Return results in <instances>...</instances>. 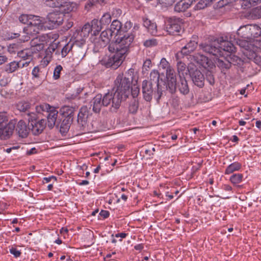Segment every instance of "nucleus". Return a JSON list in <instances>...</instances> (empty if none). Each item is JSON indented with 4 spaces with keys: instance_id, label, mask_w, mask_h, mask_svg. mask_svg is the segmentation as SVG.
I'll return each instance as SVG.
<instances>
[{
    "instance_id": "f257e3e1",
    "label": "nucleus",
    "mask_w": 261,
    "mask_h": 261,
    "mask_svg": "<svg viewBox=\"0 0 261 261\" xmlns=\"http://www.w3.org/2000/svg\"><path fill=\"white\" fill-rule=\"evenodd\" d=\"M36 111L38 114L32 112L28 113L27 115L33 135L38 136L43 132L46 126L49 129L54 128L59 112L55 107L46 103L37 106Z\"/></svg>"
},
{
    "instance_id": "f03ea898",
    "label": "nucleus",
    "mask_w": 261,
    "mask_h": 261,
    "mask_svg": "<svg viewBox=\"0 0 261 261\" xmlns=\"http://www.w3.org/2000/svg\"><path fill=\"white\" fill-rule=\"evenodd\" d=\"M199 47L204 52L215 56L216 57L214 59V61L215 64L217 65H226L222 59L217 58L218 56L222 57L224 55V53H232L235 50L233 44L226 41L223 37L201 43L199 45ZM212 64H214V63Z\"/></svg>"
},
{
    "instance_id": "7ed1b4c3",
    "label": "nucleus",
    "mask_w": 261,
    "mask_h": 261,
    "mask_svg": "<svg viewBox=\"0 0 261 261\" xmlns=\"http://www.w3.org/2000/svg\"><path fill=\"white\" fill-rule=\"evenodd\" d=\"M133 33H120L116 39V47L117 52L112 57L108 58L105 65H121L125 59L127 48L129 47L134 39Z\"/></svg>"
},
{
    "instance_id": "20e7f679",
    "label": "nucleus",
    "mask_w": 261,
    "mask_h": 261,
    "mask_svg": "<svg viewBox=\"0 0 261 261\" xmlns=\"http://www.w3.org/2000/svg\"><path fill=\"white\" fill-rule=\"evenodd\" d=\"M76 108L69 106H63L59 111L61 117L59 121H56V125L59 127L60 132L62 136H65L69 131L71 124L73 122L76 111Z\"/></svg>"
},
{
    "instance_id": "39448f33",
    "label": "nucleus",
    "mask_w": 261,
    "mask_h": 261,
    "mask_svg": "<svg viewBox=\"0 0 261 261\" xmlns=\"http://www.w3.org/2000/svg\"><path fill=\"white\" fill-rule=\"evenodd\" d=\"M160 74L157 75L156 81L144 80L142 84V91L143 98L147 101H150L153 95L158 100L160 99L164 89L160 83Z\"/></svg>"
},
{
    "instance_id": "423d86ee",
    "label": "nucleus",
    "mask_w": 261,
    "mask_h": 261,
    "mask_svg": "<svg viewBox=\"0 0 261 261\" xmlns=\"http://www.w3.org/2000/svg\"><path fill=\"white\" fill-rule=\"evenodd\" d=\"M114 83L115 85L112 90L119 95L122 101L125 100L130 94L131 81L129 78L119 74Z\"/></svg>"
},
{
    "instance_id": "0eeeda50",
    "label": "nucleus",
    "mask_w": 261,
    "mask_h": 261,
    "mask_svg": "<svg viewBox=\"0 0 261 261\" xmlns=\"http://www.w3.org/2000/svg\"><path fill=\"white\" fill-rule=\"evenodd\" d=\"M166 81L163 80L162 76L160 75V83L162 85L164 91L169 90L171 93H173L176 89V79L175 71L171 68V66H167L166 69Z\"/></svg>"
},
{
    "instance_id": "6e6552de",
    "label": "nucleus",
    "mask_w": 261,
    "mask_h": 261,
    "mask_svg": "<svg viewBox=\"0 0 261 261\" xmlns=\"http://www.w3.org/2000/svg\"><path fill=\"white\" fill-rule=\"evenodd\" d=\"M167 32L170 35H179L184 32L183 22L179 18H169L166 22Z\"/></svg>"
},
{
    "instance_id": "1a4fd4ad",
    "label": "nucleus",
    "mask_w": 261,
    "mask_h": 261,
    "mask_svg": "<svg viewBox=\"0 0 261 261\" xmlns=\"http://www.w3.org/2000/svg\"><path fill=\"white\" fill-rule=\"evenodd\" d=\"M91 33L92 29L90 27V23L85 24L81 30H76L72 34L71 40H74L82 47L85 44L86 39L88 37L89 33Z\"/></svg>"
},
{
    "instance_id": "9d476101",
    "label": "nucleus",
    "mask_w": 261,
    "mask_h": 261,
    "mask_svg": "<svg viewBox=\"0 0 261 261\" xmlns=\"http://www.w3.org/2000/svg\"><path fill=\"white\" fill-rule=\"evenodd\" d=\"M45 29L43 20L39 16H37L35 19L32 20L30 24L24 28V32L28 35L31 36L39 34L41 31Z\"/></svg>"
},
{
    "instance_id": "9b49d317",
    "label": "nucleus",
    "mask_w": 261,
    "mask_h": 261,
    "mask_svg": "<svg viewBox=\"0 0 261 261\" xmlns=\"http://www.w3.org/2000/svg\"><path fill=\"white\" fill-rule=\"evenodd\" d=\"M190 76L193 84L201 88L204 86V76L197 66H187Z\"/></svg>"
},
{
    "instance_id": "f8f14e48",
    "label": "nucleus",
    "mask_w": 261,
    "mask_h": 261,
    "mask_svg": "<svg viewBox=\"0 0 261 261\" xmlns=\"http://www.w3.org/2000/svg\"><path fill=\"white\" fill-rule=\"evenodd\" d=\"M122 101L119 95L116 94L113 90L102 96V104L104 107H107L112 103V107L115 110H117L119 108Z\"/></svg>"
},
{
    "instance_id": "ddd939ff",
    "label": "nucleus",
    "mask_w": 261,
    "mask_h": 261,
    "mask_svg": "<svg viewBox=\"0 0 261 261\" xmlns=\"http://www.w3.org/2000/svg\"><path fill=\"white\" fill-rule=\"evenodd\" d=\"M197 46V42L195 41L191 40L185 46H184L181 51L176 55V60L177 61V65L180 64L186 65L185 61H183V55H187L188 54L193 51ZM185 57H187L186 56Z\"/></svg>"
},
{
    "instance_id": "4468645a",
    "label": "nucleus",
    "mask_w": 261,
    "mask_h": 261,
    "mask_svg": "<svg viewBox=\"0 0 261 261\" xmlns=\"http://www.w3.org/2000/svg\"><path fill=\"white\" fill-rule=\"evenodd\" d=\"M15 122L12 120L0 126V138L6 140L12 135L15 128Z\"/></svg>"
},
{
    "instance_id": "2eb2a0df",
    "label": "nucleus",
    "mask_w": 261,
    "mask_h": 261,
    "mask_svg": "<svg viewBox=\"0 0 261 261\" xmlns=\"http://www.w3.org/2000/svg\"><path fill=\"white\" fill-rule=\"evenodd\" d=\"M63 15L58 12H51L47 15V19L50 25V29H54L62 24Z\"/></svg>"
},
{
    "instance_id": "dca6fc26",
    "label": "nucleus",
    "mask_w": 261,
    "mask_h": 261,
    "mask_svg": "<svg viewBox=\"0 0 261 261\" xmlns=\"http://www.w3.org/2000/svg\"><path fill=\"white\" fill-rule=\"evenodd\" d=\"M186 59L190 60L191 63L192 64H197L199 65H211L210 60L208 58L202 54H197L194 56H190L188 57H183V61H185Z\"/></svg>"
},
{
    "instance_id": "f3484780",
    "label": "nucleus",
    "mask_w": 261,
    "mask_h": 261,
    "mask_svg": "<svg viewBox=\"0 0 261 261\" xmlns=\"http://www.w3.org/2000/svg\"><path fill=\"white\" fill-rule=\"evenodd\" d=\"M237 44L244 50H242L246 56H250V53L253 54L255 49L254 46V40L252 42L243 39H238L237 41Z\"/></svg>"
},
{
    "instance_id": "a211bd4d",
    "label": "nucleus",
    "mask_w": 261,
    "mask_h": 261,
    "mask_svg": "<svg viewBox=\"0 0 261 261\" xmlns=\"http://www.w3.org/2000/svg\"><path fill=\"white\" fill-rule=\"evenodd\" d=\"M89 111L87 107H82L77 114V122L81 130H84L87 122Z\"/></svg>"
},
{
    "instance_id": "6ab92c4d",
    "label": "nucleus",
    "mask_w": 261,
    "mask_h": 261,
    "mask_svg": "<svg viewBox=\"0 0 261 261\" xmlns=\"http://www.w3.org/2000/svg\"><path fill=\"white\" fill-rule=\"evenodd\" d=\"M16 131L19 137L27 138L31 131L30 124L21 120L18 121L16 127Z\"/></svg>"
},
{
    "instance_id": "aec40b11",
    "label": "nucleus",
    "mask_w": 261,
    "mask_h": 261,
    "mask_svg": "<svg viewBox=\"0 0 261 261\" xmlns=\"http://www.w3.org/2000/svg\"><path fill=\"white\" fill-rule=\"evenodd\" d=\"M31 47L30 51L32 53H36L44 49V43L43 40H41L40 38L35 37L33 38L30 42Z\"/></svg>"
},
{
    "instance_id": "412c9836",
    "label": "nucleus",
    "mask_w": 261,
    "mask_h": 261,
    "mask_svg": "<svg viewBox=\"0 0 261 261\" xmlns=\"http://www.w3.org/2000/svg\"><path fill=\"white\" fill-rule=\"evenodd\" d=\"M102 104V95L97 94L91 101V107H92V110L95 113H99L101 110Z\"/></svg>"
},
{
    "instance_id": "4be33fe9",
    "label": "nucleus",
    "mask_w": 261,
    "mask_h": 261,
    "mask_svg": "<svg viewBox=\"0 0 261 261\" xmlns=\"http://www.w3.org/2000/svg\"><path fill=\"white\" fill-rule=\"evenodd\" d=\"M183 95H187L189 93L190 89L188 82L184 77L179 76V80L176 83V88Z\"/></svg>"
},
{
    "instance_id": "5701e85b",
    "label": "nucleus",
    "mask_w": 261,
    "mask_h": 261,
    "mask_svg": "<svg viewBox=\"0 0 261 261\" xmlns=\"http://www.w3.org/2000/svg\"><path fill=\"white\" fill-rule=\"evenodd\" d=\"M195 0H181L174 7L175 11L180 12L186 11L192 4Z\"/></svg>"
},
{
    "instance_id": "b1692460",
    "label": "nucleus",
    "mask_w": 261,
    "mask_h": 261,
    "mask_svg": "<svg viewBox=\"0 0 261 261\" xmlns=\"http://www.w3.org/2000/svg\"><path fill=\"white\" fill-rule=\"evenodd\" d=\"M237 34L242 38L250 39V24L240 27Z\"/></svg>"
},
{
    "instance_id": "393cba45",
    "label": "nucleus",
    "mask_w": 261,
    "mask_h": 261,
    "mask_svg": "<svg viewBox=\"0 0 261 261\" xmlns=\"http://www.w3.org/2000/svg\"><path fill=\"white\" fill-rule=\"evenodd\" d=\"M90 27L92 29V35L94 36L97 35L103 27L99 20L96 19L91 21Z\"/></svg>"
},
{
    "instance_id": "a878e982",
    "label": "nucleus",
    "mask_w": 261,
    "mask_h": 261,
    "mask_svg": "<svg viewBox=\"0 0 261 261\" xmlns=\"http://www.w3.org/2000/svg\"><path fill=\"white\" fill-rule=\"evenodd\" d=\"M242 168V164L238 162H235L231 164H230L229 165H228L225 170V174H230L232 173L233 172L235 171H239Z\"/></svg>"
},
{
    "instance_id": "bb28decb",
    "label": "nucleus",
    "mask_w": 261,
    "mask_h": 261,
    "mask_svg": "<svg viewBox=\"0 0 261 261\" xmlns=\"http://www.w3.org/2000/svg\"><path fill=\"white\" fill-rule=\"evenodd\" d=\"M109 30H111L114 35L118 36L121 33V23L117 20H113Z\"/></svg>"
},
{
    "instance_id": "cd10ccee",
    "label": "nucleus",
    "mask_w": 261,
    "mask_h": 261,
    "mask_svg": "<svg viewBox=\"0 0 261 261\" xmlns=\"http://www.w3.org/2000/svg\"><path fill=\"white\" fill-rule=\"evenodd\" d=\"M261 35V28L256 24H250V39Z\"/></svg>"
},
{
    "instance_id": "c85d7f7f",
    "label": "nucleus",
    "mask_w": 261,
    "mask_h": 261,
    "mask_svg": "<svg viewBox=\"0 0 261 261\" xmlns=\"http://www.w3.org/2000/svg\"><path fill=\"white\" fill-rule=\"evenodd\" d=\"M75 44L73 42H68L62 48L61 50V55L63 57H65L68 53L70 51H72V48L74 46H80L79 44H76V42L74 41Z\"/></svg>"
},
{
    "instance_id": "c756f323",
    "label": "nucleus",
    "mask_w": 261,
    "mask_h": 261,
    "mask_svg": "<svg viewBox=\"0 0 261 261\" xmlns=\"http://www.w3.org/2000/svg\"><path fill=\"white\" fill-rule=\"evenodd\" d=\"M113 34L111 30H107L102 31L100 34V38L105 43H108L111 39Z\"/></svg>"
},
{
    "instance_id": "7c9ffc66",
    "label": "nucleus",
    "mask_w": 261,
    "mask_h": 261,
    "mask_svg": "<svg viewBox=\"0 0 261 261\" xmlns=\"http://www.w3.org/2000/svg\"><path fill=\"white\" fill-rule=\"evenodd\" d=\"M243 178V175L241 173H235L232 174L229 178V180L234 186H238L240 184Z\"/></svg>"
},
{
    "instance_id": "2f4dec72",
    "label": "nucleus",
    "mask_w": 261,
    "mask_h": 261,
    "mask_svg": "<svg viewBox=\"0 0 261 261\" xmlns=\"http://www.w3.org/2000/svg\"><path fill=\"white\" fill-rule=\"evenodd\" d=\"M139 101L136 99H133L129 102L128 107V112L129 113L135 114L138 110Z\"/></svg>"
},
{
    "instance_id": "473e14b6",
    "label": "nucleus",
    "mask_w": 261,
    "mask_h": 261,
    "mask_svg": "<svg viewBox=\"0 0 261 261\" xmlns=\"http://www.w3.org/2000/svg\"><path fill=\"white\" fill-rule=\"evenodd\" d=\"M36 16H37L32 15L22 14L19 16V20L22 23L29 25L30 22H31L32 20L35 19Z\"/></svg>"
},
{
    "instance_id": "72a5a7b5",
    "label": "nucleus",
    "mask_w": 261,
    "mask_h": 261,
    "mask_svg": "<svg viewBox=\"0 0 261 261\" xmlns=\"http://www.w3.org/2000/svg\"><path fill=\"white\" fill-rule=\"evenodd\" d=\"M44 3L47 6L53 8L61 7L62 4V0H43Z\"/></svg>"
},
{
    "instance_id": "f704fd0d",
    "label": "nucleus",
    "mask_w": 261,
    "mask_h": 261,
    "mask_svg": "<svg viewBox=\"0 0 261 261\" xmlns=\"http://www.w3.org/2000/svg\"><path fill=\"white\" fill-rule=\"evenodd\" d=\"M242 3L241 4L242 6L244 8V9L249 8L251 6H254L258 4L261 3V0H242Z\"/></svg>"
},
{
    "instance_id": "c9c22d12",
    "label": "nucleus",
    "mask_w": 261,
    "mask_h": 261,
    "mask_svg": "<svg viewBox=\"0 0 261 261\" xmlns=\"http://www.w3.org/2000/svg\"><path fill=\"white\" fill-rule=\"evenodd\" d=\"M250 62L252 61L257 65H261V57L256 55V52L250 53V56H246ZM252 64L251 62L249 63Z\"/></svg>"
},
{
    "instance_id": "e433bc0d",
    "label": "nucleus",
    "mask_w": 261,
    "mask_h": 261,
    "mask_svg": "<svg viewBox=\"0 0 261 261\" xmlns=\"http://www.w3.org/2000/svg\"><path fill=\"white\" fill-rule=\"evenodd\" d=\"M17 54L20 58L23 59L24 60L32 59V55L31 54L30 49H27L21 50V51H19Z\"/></svg>"
},
{
    "instance_id": "4c0bfd02",
    "label": "nucleus",
    "mask_w": 261,
    "mask_h": 261,
    "mask_svg": "<svg viewBox=\"0 0 261 261\" xmlns=\"http://www.w3.org/2000/svg\"><path fill=\"white\" fill-rule=\"evenodd\" d=\"M62 6L59 8H60V11L62 12L68 13L72 11L73 8L70 3L64 2L62 0Z\"/></svg>"
},
{
    "instance_id": "58836bf2",
    "label": "nucleus",
    "mask_w": 261,
    "mask_h": 261,
    "mask_svg": "<svg viewBox=\"0 0 261 261\" xmlns=\"http://www.w3.org/2000/svg\"><path fill=\"white\" fill-rule=\"evenodd\" d=\"M111 15L109 13H105L103 15L99 21L102 27H104L108 25L111 22Z\"/></svg>"
},
{
    "instance_id": "ea45409f",
    "label": "nucleus",
    "mask_w": 261,
    "mask_h": 261,
    "mask_svg": "<svg viewBox=\"0 0 261 261\" xmlns=\"http://www.w3.org/2000/svg\"><path fill=\"white\" fill-rule=\"evenodd\" d=\"M210 5L207 0H200L198 3L195 6V10H201L204 9Z\"/></svg>"
},
{
    "instance_id": "a19ab883",
    "label": "nucleus",
    "mask_w": 261,
    "mask_h": 261,
    "mask_svg": "<svg viewBox=\"0 0 261 261\" xmlns=\"http://www.w3.org/2000/svg\"><path fill=\"white\" fill-rule=\"evenodd\" d=\"M8 116L5 112H0V126L8 123Z\"/></svg>"
},
{
    "instance_id": "79ce46f5",
    "label": "nucleus",
    "mask_w": 261,
    "mask_h": 261,
    "mask_svg": "<svg viewBox=\"0 0 261 261\" xmlns=\"http://www.w3.org/2000/svg\"><path fill=\"white\" fill-rule=\"evenodd\" d=\"M17 109L21 112H26L30 108V105L28 102H20L17 105Z\"/></svg>"
},
{
    "instance_id": "37998d69",
    "label": "nucleus",
    "mask_w": 261,
    "mask_h": 261,
    "mask_svg": "<svg viewBox=\"0 0 261 261\" xmlns=\"http://www.w3.org/2000/svg\"><path fill=\"white\" fill-rule=\"evenodd\" d=\"M206 80L208 82L210 85H213L215 83V79L212 71L207 70L205 73Z\"/></svg>"
},
{
    "instance_id": "c03bdc74",
    "label": "nucleus",
    "mask_w": 261,
    "mask_h": 261,
    "mask_svg": "<svg viewBox=\"0 0 261 261\" xmlns=\"http://www.w3.org/2000/svg\"><path fill=\"white\" fill-rule=\"evenodd\" d=\"M133 26V23L130 21H127L123 27L121 26V33H126Z\"/></svg>"
},
{
    "instance_id": "a18cd8bd",
    "label": "nucleus",
    "mask_w": 261,
    "mask_h": 261,
    "mask_svg": "<svg viewBox=\"0 0 261 261\" xmlns=\"http://www.w3.org/2000/svg\"><path fill=\"white\" fill-rule=\"evenodd\" d=\"M139 92L140 90L137 86L134 85L133 86L131 87L130 93H131V94L133 98L136 97L138 95Z\"/></svg>"
},
{
    "instance_id": "49530a36",
    "label": "nucleus",
    "mask_w": 261,
    "mask_h": 261,
    "mask_svg": "<svg viewBox=\"0 0 261 261\" xmlns=\"http://www.w3.org/2000/svg\"><path fill=\"white\" fill-rule=\"evenodd\" d=\"M148 32L152 35H157L156 25L154 23H152L151 25L147 29Z\"/></svg>"
},
{
    "instance_id": "de8ad7c7",
    "label": "nucleus",
    "mask_w": 261,
    "mask_h": 261,
    "mask_svg": "<svg viewBox=\"0 0 261 261\" xmlns=\"http://www.w3.org/2000/svg\"><path fill=\"white\" fill-rule=\"evenodd\" d=\"M156 40L155 39L147 40L144 42V45L147 47L154 46L156 45Z\"/></svg>"
},
{
    "instance_id": "09e8293b",
    "label": "nucleus",
    "mask_w": 261,
    "mask_h": 261,
    "mask_svg": "<svg viewBox=\"0 0 261 261\" xmlns=\"http://www.w3.org/2000/svg\"><path fill=\"white\" fill-rule=\"evenodd\" d=\"M62 70V66H56L54 71V79L57 80L60 77L61 71Z\"/></svg>"
},
{
    "instance_id": "8fccbe9b",
    "label": "nucleus",
    "mask_w": 261,
    "mask_h": 261,
    "mask_svg": "<svg viewBox=\"0 0 261 261\" xmlns=\"http://www.w3.org/2000/svg\"><path fill=\"white\" fill-rule=\"evenodd\" d=\"M10 252L14 255L15 257H18L20 256L21 252L16 248L12 247L10 249Z\"/></svg>"
},
{
    "instance_id": "3c124183",
    "label": "nucleus",
    "mask_w": 261,
    "mask_h": 261,
    "mask_svg": "<svg viewBox=\"0 0 261 261\" xmlns=\"http://www.w3.org/2000/svg\"><path fill=\"white\" fill-rule=\"evenodd\" d=\"M161 4L165 6V7H168L173 5L175 3L176 0H159Z\"/></svg>"
},
{
    "instance_id": "603ef678",
    "label": "nucleus",
    "mask_w": 261,
    "mask_h": 261,
    "mask_svg": "<svg viewBox=\"0 0 261 261\" xmlns=\"http://www.w3.org/2000/svg\"><path fill=\"white\" fill-rule=\"evenodd\" d=\"M254 46L255 47L254 52L261 51V41L254 40Z\"/></svg>"
},
{
    "instance_id": "864d4df0",
    "label": "nucleus",
    "mask_w": 261,
    "mask_h": 261,
    "mask_svg": "<svg viewBox=\"0 0 261 261\" xmlns=\"http://www.w3.org/2000/svg\"><path fill=\"white\" fill-rule=\"evenodd\" d=\"M51 56L49 55H47L44 57L41 61V63L42 65H47L51 61Z\"/></svg>"
},
{
    "instance_id": "5fc2aeb1",
    "label": "nucleus",
    "mask_w": 261,
    "mask_h": 261,
    "mask_svg": "<svg viewBox=\"0 0 261 261\" xmlns=\"http://www.w3.org/2000/svg\"><path fill=\"white\" fill-rule=\"evenodd\" d=\"M236 0H221L219 2V5L220 7H224L230 3L235 2Z\"/></svg>"
},
{
    "instance_id": "6e6d98bb",
    "label": "nucleus",
    "mask_w": 261,
    "mask_h": 261,
    "mask_svg": "<svg viewBox=\"0 0 261 261\" xmlns=\"http://www.w3.org/2000/svg\"><path fill=\"white\" fill-rule=\"evenodd\" d=\"M100 217H102L103 219L107 218L110 216V213L108 211L101 210L99 213Z\"/></svg>"
},
{
    "instance_id": "4d7b16f0",
    "label": "nucleus",
    "mask_w": 261,
    "mask_h": 261,
    "mask_svg": "<svg viewBox=\"0 0 261 261\" xmlns=\"http://www.w3.org/2000/svg\"><path fill=\"white\" fill-rule=\"evenodd\" d=\"M153 22H151V21L147 19V18H144L143 19V25L144 27H145L147 29H148V28L150 27V25L152 24Z\"/></svg>"
},
{
    "instance_id": "13d9d810",
    "label": "nucleus",
    "mask_w": 261,
    "mask_h": 261,
    "mask_svg": "<svg viewBox=\"0 0 261 261\" xmlns=\"http://www.w3.org/2000/svg\"><path fill=\"white\" fill-rule=\"evenodd\" d=\"M19 66H8L5 70L8 73H12L17 69Z\"/></svg>"
},
{
    "instance_id": "bf43d9fd",
    "label": "nucleus",
    "mask_w": 261,
    "mask_h": 261,
    "mask_svg": "<svg viewBox=\"0 0 261 261\" xmlns=\"http://www.w3.org/2000/svg\"><path fill=\"white\" fill-rule=\"evenodd\" d=\"M39 71H40V70L39 68V66H35L34 69L32 70V73L34 77H37L39 76L38 73H39Z\"/></svg>"
},
{
    "instance_id": "052dcab7",
    "label": "nucleus",
    "mask_w": 261,
    "mask_h": 261,
    "mask_svg": "<svg viewBox=\"0 0 261 261\" xmlns=\"http://www.w3.org/2000/svg\"><path fill=\"white\" fill-rule=\"evenodd\" d=\"M17 46L16 44L10 45L8 48V51L10 53H14L17 49Z\"/></svg>"
},
{
    "instance_id": "680f3d73",
    "label": "nucleus",
    "mask_w": 261,
    "mask_h": 261,
    "mask_svg": "<svg viewBox=\"0 0 261 261\" xmlns=\"http://www.w3.org/2000/svg\"><path fill=\"white\" fill-rule=\"evenodd\" d=\"M251 68H250V70H252L253 71V72L250 73V74L248 75V76H252L256 74L258 72H259L260 70V69H258L257 67H255V69L252 68L253 66H251Z\"/></svg>"
},
{
    "instance_id": "e2e57ef3",
    "label": "nucleus",
    "mask_w": 261,
    "mask_h": 261,
    "mask_svg": "<svg viewBox=\"0 0 261 261\" xmlns=\"http://www.w3.org/2000/svg\"><path fill=\"white\" fill-rule=\"evenodd\" d=\"M155 151L154 147H152L151 149H147L145 150V152L146 154L151 155L153 154V152Z\"/></svg>"
},
{
    "instance_id": "0e129e2a",
    "label": "nucleus",
    "mask_w": 261,
    "mask_h": 261,
    "mask_svg": "<svg viewBox=\"0 0 261 261\" xmlns=\"http://www.w3.org/2000/svg\"><path fill=\"white\" fill-rule=\"evenodd\" d=\"M8 61V58L5 56L0 55V65L6 63Z\"/></svg>"
},
{
    "instance_id": "69168bd1",
    "label": "nucleus",
    "mask_w": 261,
    "mask_h": 261,
    "mask_svg": "<svg viewBox=\"0 0 261 261\" xmlns=\"http://www.w3.org/2000/svg\"><path fill=\"white\" fill-rule=\"evenodd\" d=\"M116 43L114 44L110 45L109 47V49L111 52H114V51L116 50V52L115 54L117 52L119 51V50H117V49H116Z\"/></svg>"
},
{
    "instance_id": "338daca9",
    "label": "nucleus",
    "mask_w": 261,
    "mask_h": 261,
    "mask_svg": "<svg viewBox=\"0 0 261 261\" xmlns=\"http://www.w3.org/2000/svg\"><path fill=\"white\" fill-rule=\"evenodd\" d=\"M254 13L258 17H261V6L256 8L254 10Z\"/></svg>"
},
{
    "instance_id": "774afa93",
    "label": "nucleus",
    "mask_w": 261,
    "mask_h": 261,
    "mask_svg": "<svg viewBox=\"0 0 261 261\" xmlns=\"http://www.w3.org/2000/svg\"><path fill=\"white\" fill-rule=\"evenodd\" d=\"M37 152V150L35 147L32 148L29 150H27V154L28 155H32Z\"/></svg>"
}]
</instances>
